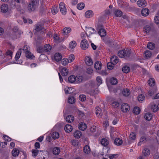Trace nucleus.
Wrapping results in <instances>:
<instances>
[{
  "label": "nucleus",
  "mask_w": 159,
  "mask_h": 159,
  "mask_svg": "<svg viewBox=\"0 0 159 159\" xmlns=\"http://www.w3.org/2000/svg\"><path fill=\"white\" fill-rule=\"evenodd\" d=\"M148 83L150 86H154L155 84V80L154 78H151L148 81Z\"/></svg>",
  "instance_id": "42"
},
{
  "label": "nucleus",
  "mask_w": 159,
  "mask_h": 159,
  "mask_svg": "<svg viewBox=\"0 0 159 159\" xmlns=\"http://www.w3.org/2000/svg\"><path fill=\"white\" fill-rule=\"evenodd\" d=\"M122 92L123 95L125 96H128L130 94V90L128 89H124Z\"/></svg>",
  "instance_id": "28"
},
{
  "label": "nucleus",
  "mask_w": 159,
  "mask_h": 159,
  "mask_svg": "<svg viewBox=\"0 0 159 159\" xmlns=\"http://www.w3.org/2000/svg\"><path fill=\"white\" fill-rule=\"evenodd\" d=\"M124 57H129L130 55L131 52H130V49H127L126 50H124Z\"/></svg>",
  "instance_id": "27"
},
{
  "label": "nucleus",
  "mask_w": 159,
  "mask_h": 159,
  "mask_svg": "<svg viewBox=\"0 0 159 159\" xmlns=\"http://www.w3.org/2000/svg\"><path fill=\"white\" fill-rule=\"evenodd\" d=\"M60 72L61 75L63 76H66L68 75V71L67 70V69L66 68L64 67L61 70Z\"/></svg>",
  "instance_id": "21"
},
{
  "label": "nucleus",
  "mask_w": 159,
  "mask_h": 159,
  "mask_svg": "<svg viewBox=\"0 0 159 159\" xmlns=\"http://www.w3.org/2000/svg\"><path fill=\"white\" fill-rule=\"evenodd\" d=\"M136 135L135 133L132 132L129 135V137L132 140H134L136 138Z\"/></svg>",
  "instance_id": "57"
},
{
  "label": "nucleus",
  "mask_w": 159,
  "mask_h": 159,
  "mask_svg": "<svg viewBox=\"0 0 159 159\" xmlns=\"http://www.w3.org/2000/svg\"><path fill=\"white\" fill-rule=\"evenodd\" d=\"M124 50H121L119 51L118 52V55L120 57H124Z\"/></svg>",
  "instance_id": "56"
},
{
  "label": "nucleus",
  "mask_w": 159,
  "mask_h": 159,
  "mask_svg": "<svg viewBox=\"0 0 159 159\" xmlns=\"http://www.w3.org/2000/svg\"><path fill=\"white\" fill-rule=\"evenodd\" d=\"M150 149L147 148H144L142 151V153L145 157L148 156L150 155Z\"/></svg>",
  "instance_id": "17"
},
{
  "label": "nucleus",
  "mask_w": 159,
  "mask_h": 159,
  "mask_svg": "<svg viewBox=\"0 0 159 159\" xmlns=\"http://www.w3.org/2000/svg\"><path fill=\"white\" fill-rule=\"evenodd\" d=\"M157 16H155L154 18V20H155V23L157 24H159V16L158 14H157Z\"/></svg>",
  "instance_id": "64"
},
{
  "label": "nucleus",
  "mask_w": 159,
  "mask_h": 159,
  "mask_svg": "<svg viewBox=\"0 0 159 159\" xmlns=\"http://www.w3.org/2000/svg\"><path fill=\"white\" fill-rule=\"evenodd\" d=\"M32 156L34 157H35L38 154L39 155L37 157L38 159H45V157L43 156V157H41V155H42V153H43V155H45V154H47V152L45 151H39L37 149H33L32 150Z\"/></svg>",
  "instance_id": "1"
},
{
  "label": "nucleus",
  "mask_w": 159,
  "mask_h": 159,
  "mask_svg": "<svg viewBox=\"0 0 159 159\" xmlns=\"http://www.w3.org/2000/svg\"><path fill=\"white\" fill-rule=\"evenodd\" d=\"M95 113L96 115L99 118H101L102 115L101 109L99 107H96L95 109Z\"/></svg>",
  "instance_id": "7"
},
{
  "label": "nucleus",
  "mask_w": 159,
  "mask_h": 159,
  "mask_svg": "<svg viewBox=\"0 0 159 159\" xmlns=\"http://www.w3.org/2000/svg\"><path fill=\"white\" fill-rule=\"evenodd\" d=\"M76 43L75 41H71L69 44V48L71 49L74 48L76 46Z\"/></svg>",
  "instance_id": "34"
},
{
  "label": "nucleus",
  "mask_w": 159,
  "mask_h": 159,
  "mask_svg": "<svg viewBox=\"0 0 159 159\" xmlns=\"http://www.w3.org/2000/svg\"><path fill=\"white\" fill-rule=\"evenodd\" d=\"M39 44L38 42L36 43L37 45V52L39 53H42L43 52L44 49H43V46H38V44Z\"/></svg>",
  "instance_id": "15"
},
{
  "label": "nucleus",
  "mask_w": 159,
  "mask_h": 159,
  "mask_svg": "<svg viewBox=\"0 0 159 159\" xmlns=\"http://www.w3.org/2000/svg\"><path fill=\"white\" fill-rule=\"evenodd\" d=\"M86 128L87 126L86 124L83 122H81L80 124V125L79 126V128L80 129L84 131L86 129Z\"/></svg>",
  "instance_id": "26"
},
{
  "label": "nucleus",
  "mask_w": 159,
  "mask_h": 159,
  "mask_svg": "<svg viewBox=\"0 0 159 159\" xmlns=\"http://www.w3.org/2000/svg\"><path fill=\"white\" fill-rule=\"evenodd\" d=\"M151 30V27L148 25L145 26L144 28L143 31L145 33H148Z\"/></svg>",
  "instance_id": "46"
},
{
  "label": "nucleus",
  "mask_w": 159,
  "mask_h": 159,
  "mask_svg": "<svg viewBox=\"0 0 159 159\" xmlns=\"http://www.w3.org/2000/svg\"><path fill=\"white\" fill-rule=\"evenodd\" d=\"M66 121L69 123L73 122L74 120V117L73 116L69 115L66 116Z\"/></svg>",
  "instance_id": "18"
},
{
  "label": "nucleus",
  "mask_w": 159,
  "mask_h": 159,
  "mask_svg": "<svg viewBox=\"0 0 159 159\" xmlns=\"http://www.w3.org/2000/svg\"><path fill=\"white\" fill-rule=\"evenodd\" d=\"M68 102L70 104H73L75 102V98L73 96L69 97L68 98Z\"/></svg>",
  "instance_id": "45"
},
{
  "label": "nucleus",
  "mask_w": 159,
  "mask_h": 159,
  "mask_svg": "<svg viewBox=\"0 0 159 159\" xmlns=\"http://www.w3.org/2000/svg\"><path fill=\"white\" fill-rule=\"evenodd\" d=\"M79 99L82 102L85 101L86 99L85 95H80L79 96Z\"/></svg>",
  "instance_id": "60"
},
{
  "label": "nucleus",
  "mask_w": 159,
  "mask_h": 159,
  "mask_svg": "<svg viewBox=\"0 0 159 159\" xmlns=\"http://www.w3.org/2000/svg\"><path fill=\"white\" fill-rule=\"evenodd\" d=\"M147 47L148 49L153 50L155 48V44L152 42H150L148 44Z\"/></svg>",
  "instance_id": "35"
},
{
  "label": "nucleus",
  "mask_w": 159,
  "mask_h": 159,
  "mask_svg": "<svg viewBox=\"0 0 159 159\" xmlns=\"http://www.w3.org/2000/svg\"><path fill=\"white\" fill-rule=\"evenodd\" d=\"M101 65L102 64L100 62L97 61L94 64V67L97 70H100L101 68Z\"/></svg>",
  "instance_id": "24"
},
{
  "label": "nucleus",
  "mask_w": 159,
  "mask_h": 159,
  "mask_svg": "<svg viewBox=\"0 0 159 159\" xmlns=\"http://www.w3.org/2000/svg\"><path fill=\"white\" fill-rule=\"evenodd\" d=\"M71 31V28H64L62 31V33L64 35H66L70 33Z\"/></svg>",
  "instance_id": "25"
},
{
  "label": "nucleus",
  "mask_w": 159,
  "mask_h": 159,
  "mask_svg": "<svg viewBox=\"0 0 159 159\" xmlns=\"http://www.w3.org/2000/svg\"><path fill=\"white\" fill-rule=\"evenodd\" d=\"M129 108V106L125 103L122 104L121 106V109L124 112H127L128 111Z\"/></svg>",
  "instance_id": "6"
},
{
  "label": "nucleus",
  "mask_w": 159,
  "mask_h": 159,
  "mask_svg": "<svg viewBox=\"0 0 159 159\" xmlns=\"http://www.w3.org/2000/svg\"><path fill=\"white\" fill-rule=\"evenodd\" d=\"M112 106L115 108H116L119 106V103L118 102L114 101L112 103Z\"/></svg>",
  "instance_id": "62"
},
{
  "label": "nucleus",
  "mask_w": 159,
  "mask_h": 159,
  "mask_svg": "<svg viewBox=\"0 0 159 159\" xmlns=\"http://www.w3.org/2000/svg\"><path fill=\"white\" fill-rule=\"evenodd\" d=\"M117 154H111L109 155V158L110 159H116V158L118 157Z\"/></svg>",
  "instance_id": "63"
},
{
  "label": "nucleus",
  "mask_w": 159,
  "mask_h": 159,
  "mask_svg": "<svg viewBox=\"0 0 159 159\" xmlns=\"http://www.w3.org/2000/svg\"><path fill=\"white\" fill-rule=\"evenodd\" d=\"M122 70L123 72L125 73H128L129 71L130 70V68L129 66H125L122 68Z\"/></svg>",
  "instance_id": "36"
},
{
  "label": "nucleus",
  "mask_w": 159,
  "mask_h": 159,
  "mask_svg": "<svg viewBox=\"0 0 159 159\" xmlns=\"http://www.w3.org/2000/svg\"><path fill=\"white\" fill-rule=\"evenodd\" d=\"M76 80V78L75 76L73 75H70L68 78V81L69 83H72Z\"/></svg>",
  "instance_id": "20"
},
{
  "label": "nucleus",
  "mask_w": 159,
  "mask_h": 159,
  "mask_svg": "<svg viewBox=\"0 0 159 159\" xmlns=\"http://www.w3.org/2000/svg\"><path fill=\"white\" fill-rule=\"evenodd\" d=\"M90 149L88 145L85 146L84 148V151L85 153L88 154L90 152Z\"/></svg>",
  "instance_id": "47"
},
{
  "label": "nucleus",
  "mask_w": 159,
  "mask_h": 159,
  "mask_svg": "<svg viewBox=\"0 0 159 159\" xmlns=\"http://www.w3.org/2000/svg\"><path fill=\"white\" fill-rule=\"evenodd\" d=\"M21 48H20L17 52L15 57V59L16 60H18L20 58L21 53Z\"/></svg>",
  "instance_id": "37"
},
{
  "label": "nucleus",
  "mask_w": 159,
  "mask_h": 159,
  "mask_svg": "<svg viewBox=\"0 0 159 159\" xmlns=\"http://www.w3.org/2000/svg\"><path fill=\"white\" fill-rule=\"evenodd\" d=\"M107 66L108 69L111 70L114 67V64L112 63V62H109L107 63Z\"/></svg>",
  "instance_id": "50"
},
{
  "label": "nucleus",
  "mask_w": 159,
  "mask_h": 159,
  "mask_svg": "<svg viewBox=\"0 0 159 159\" xmlns=\"http://www.w3.org/2000/svg\"><path fill=\"white\" fill-rule=\"evenodd\" d=\"M59 8L60 11L63 15H65L66 11V9L65 4L63 2H61L59 4Z\"/></svg>",
  "instance_id": "4"
},
{
  "label": "nucleus",
  "mask_w": 159,
  "mask_h": 159,
  "mask_svg": "<svg viewBox=\"0 0 159 159\" xmlns=\"http://www.w3.org/2000/svg\"><path fill=\"white\" fill-rule=\"evenodd\" d=\"M152 55V53L150 51H146L145 52V58H150Z\"/></svg>",
  "instance_id": "52"
},
{
  "label": "nucleus",
  "mask_w": 159,
  "mask_h": 159,
  "mask_svg": "<svg viewBox=\"0 0 159 159\" xmlns=\"http://www.w3.org/2000/svg\"><path fill=\"white\" fill-rule=\"evenodd\" d=\"M60 149L58 147L54 148L53 149V154L55 155H57L60 152Z\"/></svg>",
  "instance_id": "39"
},
{
  "label": "nucleus",
  "mask_w": 159,
  "mask_h": 159,
  "mask_svg": "<svg viewBox=\"0 0 159 159\" xmlns=\"http://www.w3.org/2000/svg\"><path fill=\"white\" fill-rule=\"evenodd\" d=\"M58 10L57 7H53L52 9V14H56L58 12Z\"/></svg>",
  "instance_id": "55"
},
{
  "label": "nucleus",
  "mask_w": 159,
  "mask_h": 159,
  "mask_svg": "<svg viewBox=\"0 0 159 159\" xmlns=\"http://www.w3.org/2000/svg\"><path fill=\"white\" fill-rule=\"evenodd\" d=\"M149 11L148 9L146 8H144L142 10L141 13L143 16H146L149 14Z\"/></svg>",
  "instance_id": "11"
},
{
  "label": "nucleus",
  "mask_w": 159,
  "mask_h": 159,
  "mask_svg": "<svg viewBox=\"0 0 159 159\" xmlns=\"http://www.w3.org/2000/svg\"><path fill=\"white\" fill-rule=\"evenodd\" d=\"M38 7L37 2L33 0L30 2L28 6V9L29 12H31L35 11Z\"/></svg>",
  "instance_id": "2"
},
{
  "label": "nucleus",
  "mask_w": 159,
  "mask_h": 159,
  "mask_svg": "<svg viewBox=\"0 0 159 159\" xmlns=\"http://www.w3.org/2000/svg\"><path fill=\"white\" fill-rule=\"evenodd\" d=\"M62 57L61 54L59 53H55L54 56V59L57 61H60L62 59Z\"/></svg>",
  "instance_id": "10"
},
{
  "label": "nucleus",
  "mask_w": 159,
  "mask_h": 159,
  "mask_svg": "<svg viewBox=\"0 0 159 159\" xmlns=\"http://www.w3.org/2000/svg\"><path fill=\"white\" fill-rule=\"evenodd\" d=\"M34 30L36 32L44 31V27L41 24H37L34 26Z\"/></svg>",
  "instance_id": "5"
},
{
  "label": "nucleus",
  "mask_w": 159,
  "mask_h": 159,
  "mask_svg": "<svg viewBox=\"0 0 159 159\" xmlns=\"http://www.w3.org/2000/svg\"><path fill=\"white\" fill-rule=\"evenodd\" d=\"M84 7V4L83 3H80L78 4L77 6V8L79 10H82Z\"/></svg>",
  "instance_id": "53"
},
{
  "label": "nucleus",
  "mask_w": 159,
  "mask_h": 159,
  "mask_svg": "<svg viewBox=\"0 0 159 159\" xmlns=\"http://www.w3.org/2000/svg\"><path fill=\"white\" fill-rule=\"evenodd\" d=\"M69 62L68 59L66 58H64L61 61L62 65L64 66L67 65Z\"/></svg>",
  "instance_id": "54"
},
{
  "label": "nucleus",
  "mask_w": 159,
  "mask_h": 159,
  "mask_svg": "<svg viewBox=\"0 0 159 159\" xmlns=\"http://www.w3.org/2000/svg\"><path fill=\"white\" fill-rule=\"evenodd\" d=\"M30 47H28L27 45H25L23 47V48L22 49L24 53H26V52H28V51H29L30 50Z\"/></svg>",
  "instance_id": "61"
},
{
  "label": "nucleus",
  "mask_w": 159,
  "mask_h": 159,
  "mask_svg": "<svg viewBox=\"0 0 159 159\" xmlns=\"http://www.w3.org/2000/svg\"><path fill=\"white\" fill-rule=\"evenodd\" d=\"M101 144L104 146H107L109 144L108 140L105 138L102 139L101 141Z\"/></svg>",
  "instance_id": "32"
},
{
  "label": "nucleus",
  "mask_w": 159,
  "mask_h": 159,
  "mask_svg": "<svg viewBox=\"0 0 159 159\" xmlns=\"http://www.w3.org/2000/svg\"><path fill=\"white\" fill-rule=\"evenodd\" d=\"M8 10V6L7 4H4L1 6V10L2 12L6 13L7 12Z\"/></svg>",
  "instance_id": "9"
},
{
  "label": "nucleus",
  "mask_w": 159,
  "mask_h": 159,
  "mask_svg": "<svg viewBox=\"0 0 159 159\" xmlns=\"http://www.w3.org/2000/svg\"><path fill=\"white\" fill-rule=\"evenodd\" d=\"M152 117V115L151 113H146L144 116V118L146 120H151Z\"/></svg>",
  "instance_id": "29"
},
{
  "label": "nucleus",
  "mask_w": 159,
  "mask_h": 159,
  "mask_svg": "<svg viewBox=\"0 0 159 159\" xmlns=\"http://www.w3.org/2000/svg\"><path fill=\"white\" fill-rule=\"evenodd\" d=\"M85 15L87 18H90L93 16V12L91 10H88L86 12Z\"/></svg>",
  "instance_id": "22"
},
{
  "label": "nucleus",
  "mask_w": 159,
  "mask_h": 159,
  "mask_svg": "<svg viewBox=\"0 0 159 159\" xmlns=\"http://www.w3.org/2000/svg\"><path fill=\"white\" fill-rule=\"evenodd\" d=\"M52 47L49 44L45 45L44 47V51L48 52H49L51 49Z\"/></svg>",
  "instance_id": "38"
},
{
  "label": "nucleus",
  "mask_w": 159,
  "mask_h": 159,
  "mask_svg": "<svg viewBox=\"0 0 159 159\" xmlns=\"http://www.w3.org/2000/svg\"><path fill=\"white\" fill-rule=\"evenodd\" d=\"M114 143L115 145L117 146H120L122 144L123 141L121 139L117 138L115 139Z\"/></svg>",
  "instance_id": "14"
},
{
  "label": "nucleus",
  "mask_w": 159,
  "mask_h": 159,
  "mask_svg": "<svg viewBox=\"0 0 159 159\" xmlns=\"http://www.w3.org/2000/svg\"><path fill=\"white\" fill-rule=\"evenodd\" d=\"M15 1H11L10 4L9 6L12 9H14L16 7Z\"/></svg>",
  "instance_id": "58"
},
{
  "label": "nucleus",
  "mask_w": 159,
  "mask_h": 159,
  "mask_svg": "<svg viewBox=\"0 0 159 159\" xmlns=\"http://www.w3.org/2000/svg\"><path fill=\"white\" fill-rule=\"evenodd\" d=\"M25 56L27 58L30 59H32L35 57L29 51H27V52H26Z\"/></svg>",
  "instance_id": "23"
},
{
  "label": "nucleus",
  "mask_w": 159,
  "mask_h": 159,
  "mask_svg": "<svg viewBox=\"0 0 159 159\" xmlns=\"http://www.w3.org/2000/svg\"><path fill=\"white\" fill-rule=\"evenodd\" d=\"M89 45L88 42L86 39H84L81 41L80 47L82 49L86 50L88 48Z\"/></svg>",
  "instance_id": "3"
},
{
  "label": "nucleus",
  "mask_w": 159,
  "mask_h": 159,
  "mask_svg": "<svg viewBox=\"0 0 159 159\" xmlns=\"http://www.w3.org/2000/svg\"><path fill=\"white\" fill-rule=\"evenodd\" d=\"M154 89H151L149 90L148 92L149 95H150V96H152L154 94L155 92H156V91L157 90V88L156 87H155L154 88Z\"/></svg>",
  "instance_id": "51"
},
{
  "label": "nucleus",
  "mask_w": 159,
  "mask_h": 159,
  "mask_svg": "<svg viewBox=\"0 0 159 159\" xmlns=\"http://www.w3.org/2000/svg\"><path fill=\"white\" fill-rule=\"evenodd\" d=\"M152 109H153V112H156L158 109V106L156 105L155 104H154L152 106Z\"/></svg>",
  "instance_id": "59"
},
{
  "label": "nucleus",
  "mask_w": 159,
  "mask_h": 159,
  "mask_svg": "<svg viewBox=\"0 0 159 159\" xmlns=\"http://www.w3.org/2000/svg\"><path fill=\"white\" fill-rule=\"evenodd\" d=\"M85 61L86 64L88 66H90L93 64L92 59L89 57H87L86 58Z\"/></svg>",
  "instance_id": "13"
},
{
  "label": "nucleus",
  "mask_w": 159,
  "mask_h": 159,
  "mask_svg": "<svg viewBox=\"0 0 159 159\" xmlns=\"http://www.w3.org/2000/svg\"><path fill=\"white\" fill-rule=\"evenodd\" d=\"M74 134L75 138L79 139L82 135V133L80 131L77 130L74 133Z\"/></svg>",
  "instance_id": "30"
},
{
  "label": "nucleus",
  "mask_w": 159,
  "mask_h": 159,
  "mask_svg": "<svg viewBox=\"0 0 159 159\" xmlns=\"http://www.w3.org/2000/svg\"><path fill=\"white\" fill-rule=\"evenodd\" d=\"M11 152L13 156L14 157H16L18 156L19 153V151L17 149L15 148Z\"/></svg>",
  "instance_id": "41"
},
{
  "label": "nucleus",
  "mask_w": 159,
  "mask_h": 159,
  "mask_svg": "<svg viewBox=\"0 0 159 159\" xmlns=\"http://www.w3.org/2000/svg\"><path fill=\"white\" fill-rule=\"evenodd\" d=\"M96 131V127H91L89 130L87 131V134L89 136L91 135Z\"/></svg>",
  "instance_id": "12"
},
{
  "label": "nucleus",
  "mask_w": 159,
  "mask_h": 159,
  "mask_svg": "<svg viewBox=\"0 0 159 159\" xmlns=\"http://www.w3.org/2000/svg\"><path fill=\"white\" fill-rule=\"evenodd\" d=\"M138 5L140 7H145L146 5V2L145 0H139L137 2Z\"/></svg>",
  "instance_id": "8"
},
{
  "label": "nucleus",
  "mask_w": 159,
  "mask_h": 159,
  "mask_svg": "<svg viewBox=\"0 0 159 159\" xmlns=\"http://www.w3.org/2000/svg\"><path fill=\"white\" fill-rule=\"evenodd\" d=\"M111 59V61L112 62H114L115 64H117L118 62V59L116 56H113Z\"/></svg>",
  "instance_id": "48"
},
{
  "label": "nucleus",
  "mask_w": 159,
  "mask_h": 159,
  "mask_svg": "<svg viewBox=\"0 0 159 159\" xmlns=\"http://www.w3.org/2000/svg\"><path fill=\"white\" fill-rule=\"evenodd\" d=\"M146 141V138L144 136H142L140 139V141L138 143V146H139L141 145L142 143H144Z\"/></svg>",
  "instance_id": "31"
},
{
  "label": "nucleus",
  "mask_w": 159,
  "mask_h": 159,
  "mask_svg": "<svg viewBox=\"0 0 159 159\" xmlns=\"http://www.w3.org/2000/svg\"><path fill=\"white\" fill-rule=\"evenodd\" d=\"M98 33L101 37H103L106 35V31L104 29H101L98 30Z\"/></svg>",
  "instance_id": "16"
},
{
  "label": "nucleus",
  "mask_w": 159,
  "mask_h": 159,
  "mask_svg": "<svg viewBox=\"0 0 159 159\" xmlns=\"http://www.w3.org/2000/svg\"><path fill=\"white\" fill-rule=\"evenodd\" d=\"M86 32L88 34H92L95 33L96 31L93 28L91 27H89L86 30Z\"/></svg>",
  "instance_id": "33"
},
{
  "label": "nucleus",
  "mask_w": 159,
  "mask_h": 159,
  "mask_svg": "<svg viewBox=\"0 0 159 159\" xmlns=\"http://www.w3.org/2000/svg\"><path fill=\"white\" fill-rule=\"evenodd\" d=\"M52 138L55 139H57L59 138V134L57 132H54L52 133Z\"/></svg>",
  "instance_id": "40"
},
{
  "label": "nucleus",
  "mask_w": 159,
  "mask_h": 159,
  "mask_svg": "<svg viewBox=\"0 0 159 159\" xmlns=\"http://www.w3.org/2000/svg\"><path fill=\"white\" fill-rule=\"evenodd\" d=\"M110 83L113 85H115L117 83V80L115 78L113 77L111 79Z\"/></svg>",
  "instance_id": "49"
},
{
  "label": "nucleus",
  "mask_w": 159,
  "mask_h": 159,
  "mask_svg": "<svg viewBox=\"0 0 159 159\" xmlns=\"http://www.w3.org/2000/svg\"><path fill=\"white\" fill-rule=\"evenodd\" d=\"M114 13L116 17H120L122 16L123 14L122 11L119 10L115 11Z\"/></svg>",
  "instance_id": "44"
},
{
  "label": "nucleus",
  "mask_w": 159,
  "mask_h": 159,
  "mask_svg": "<svg viewBox=\"0 0 159 159\" xmlns=\"http://www.w3.org/2000/svg\"><path fill=\"white\" fill-rule=\"evenodd\" d=\"M64 129L65 131L68 133L70 132L72 130V126L69 124L66 125Z\"/></svg>",
  "instance_id": "19"
},
{
  "label": "nucleus",
  "mask_w": 159,
  "mask_h": 159,
  "mask_svg": "<svg viewBox=\"0 0 159 159\" xmlns=\"http://www.w3.org/2000/svg\"><path fill=\"white\" fill-rule=\"evenodd\" d=\"M140 111V108L138 107H135L134 108L133 111V113L136 115L139 114Z\"/></svg>",
  "instance_id": "43"
}]
</instances>
